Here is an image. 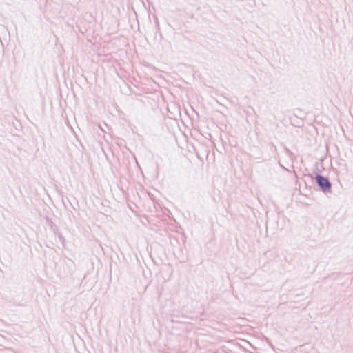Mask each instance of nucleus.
<instances>
[{
	"instance_id": "nucleus-1",
	"label": "nucleus",
	"mask_w": 353,
	"mask_h": 353,
	"mask_svg": "<svg viewBox=\"0 0 353 353\" xmlns=\"http://www.w3.org/2000/svg\"><path fill=\"white\" fill-rule=\"evenodd\" d=\"M316 180L319 185L322 188L323 190L326 191L330 189L331 185L327 179L321 175H318L316 176Z\"/></svg>"
}]
</instances>
